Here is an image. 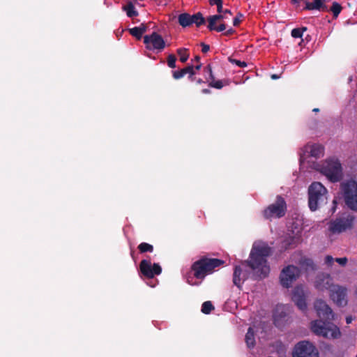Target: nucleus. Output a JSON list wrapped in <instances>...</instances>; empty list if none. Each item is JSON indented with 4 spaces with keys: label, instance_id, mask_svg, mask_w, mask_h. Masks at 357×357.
Returning <instances> with one entry per match:
<instances>
[{
    "label": "nucleus",
    "instance_id": "49",
    "mask_svg": "<svg viewBox=\"0 0 357 357\" xmlns=\"http://www.w3.org/2000/svg\"><path fill=\"white\" fill-rule=\"evenodd\" d=\"M204 82L201 78H199L197 80V84H201V83H203Z\"/></svg>",
    "mask_w": 357,
    "mask_h": 357
},
{
    "label": "nucleus",
    "instance_id": "36",
    "mask_svg": "<svg viewBox=\"0 0 357 357\" xmlns=\"http://www.w3.org/2000/svg\"><path fill=\"white\" fill-rule=\"evenodd\" d=\"M189 57V53L185 48H180V61L185 62Z\"/></svg>",
    "mask_w": 357,
    "mask_h": 357
},
{
    "label": "nucleus",
    "instance_id": "23",
    "mask_svg": "<svg viewBox=\"0 0 357 357\" xmlns=\"http://www.w3.org/2000/svg\"><path fill=\"white\" fill-rule=\"evenodd\" d=\"M191 21L192 24H195L197 27H199L202 25L205 24L206 20L204 17L202 13L198 12L192 15H191Z\"/></svg>",
    "mask_w": 357,
    "mask_h": 357
},
{
    "label": "nucleus",
    "instance_id": "28",
    "mask_svg": "<svg viewBox=\"0 0 357 357\" xmlns=\"http://www.w3.org/2000/svg\"><path fill=\"white\" fill-rule=\"evenodd\" d=\"M223 18H224L223 15H221L220 13L218 15H210L207 18V20L208 22L207 27L211 28L213 22H218L222 23L221 21L223 20Z\"/></svg>",
    "mask_w": 357,
    "mask_h": 357
},
{
    "label": "nucleus",
    "instance_id": "27",
    "mask_svg": "<svg viewBox=\"0 0 357 357\" xmlns=\"http://www.w3.org/2000/svg\"><path fill=\"white\" fill-rule=\"evenodd\" d=\"M204 75L205 79L207 82H208L211 79H214V75L212 71V67L211 64H208L204 68Z\"/></svg>",
    "mask_w": 357,
    "mask_h": 357
},
{
    "label": "nucleus",
    "instance_id": "7",
    "mask_svg": "<svg viewBox=\"0 0 357 357\" xmlns=\"http://www.w3.org/2000/svg\"><path fill=\"white\" fill-rule=\"evenodd\" d=\"M287 211V204L283 197L278 195L273 204L268 206L263 211L264 218L267 220L280 218L284 216Z\"/></svg>",
    "mask_w": 357,
    "mask_h": 357
},
{
    "label": "nucleus",
    "instance_id": "47",
    "mask_svg": "<svg viewBox=\"0 0 357 357\" xmlns=\"http://www.w3.org/2000/svg\"><path fill=\"white\" fill-rule=\"evenodd\" d=\"M271 78L273 79H277L279 78V76L278 75H276V74H273V75H271Z\"/></svg>",
    "mask_w": 357,
    "mask_h": 357
},
{
    "label": "nucleus",
    "instance_id": "5",
    "mask_svg": "<svg viewBox=\"0 0 357 357\" xmlns=\"http://www.w3.org/2000/svg\"><path fill=\"white\" fill-rule=\"evenodd\" d=\"M340 191L347 206L357 211V181L353 178L343 181L340 183Z\"/></svg>",
    "mask_w": 357,
    "mask_h": 357
},
{
    "label": "nucleus",
    "instance_id": "15",
    "mask_svg": "<svg viewBox=\"0 0 357 357\" xmlns=\"http://www.w3.org/2000/svg\"><path fill=\"white\" fill-rule=\"evenodd\" d=\"M291 299L301 310L307 309L305 293L301 287L297 286L293 289Z\"/></svg>",
    "mask_w": 357,
    "mask_h": 357
},
{
    "label": "nucleus",
    "instance_id": "39",
    "mask_svg": "<svg viewBox=\"0 0 357 357\" xmlns=\"http://www.w3.org/2000/svg\"><path fill=\"white\" fill-rule=\"evenodd\" d=\"M335 260L342 266H345L348 261L347 257L336 258Z\"/></svg>",
    "mask_w": 357,
    "mask_h": 357
},
{
    "label": "nucleus",
    "instance_id": "32",
    "mask_svg": "<svg viewBox=\"0 0 357 357\" xmlns=\"http://www.w3.org/2000/svg\"><path fill=\"white\" fill-rule=\"evenodd\" d=\"M218 22H213L211 28L208 27L210 31H215L217 32H221L226 29V25L225 23H220L218 26L216 25Z\"/></svg>",
    "mask_w": 357,
    "mask_h": 357
},
{
    "label": "nucleus",
    "instance_id": "4",
    "mask_svg": "<svg viewBox=\"0 0 357 357\" xmlns=\"http://www.w3.org/2000/svg\"><path fill=\"white\" fill-rule=\"evenodd\" d=\"M328 190L319 182H313L308 188V206L312 211L327 204Z\"/></svg>",
    "mask_w": 357,
    "mask_h": 357
},
{
    "label": "nucleus",
    "instance_id": "14",
    "mask_svg": "<svg viewBox=\"0 0 357 357\" xmlns=\"http://www.w3.org/2000/svg\"><path fill=\"white\" fill-rule=\"evenodd\" d=\"M301 1H303L305 5L303 10H328L327 6L324 3V0H314L312 3L307 0H291V3L296 8L299 7Z\"/></svg>",
    "mask_w": 357,
    "mask_h": 357
},
{
    "label": "nucleus",
    "instance_id": "11",
    "mask_svg": "<svg viewBox=\"0 0 357 357\" xmlns=\"http://www.w3.org/2000/svg\"><path fill=\"white\" fill-rule=\"evenodd\" d=\"M139 271L144 278L151 279L162 273V267L158 263L152 264L150 259H145L139 263Z\"/></svg>",
    "mask_w": 357,
    "mask_h": 357
},
{
    "label": "nucleus",
    "instance_id": "41",
    "mask_svg": "<svg viewBox=\"0 0 357 357\" xmlns=\"http://www.w3.org/2000/svg\"><path fill=\"white\" fill-rule=\"evenodd\" d=\"M201 47H202V52L203 53H206L210 50V46L208 45H206V44L204 43H201Z\"/></svg>",
    "mask_w": 357,
    "mask_h": 357
},
{
    "label": "nucleus",
    "instance_id": "1",
    "mask_svg": "<svg viewBox=\"0 0 357 357\" xmlns=\"http://www.w3.org/2000/svg\"><path fill=\"white\" fill-rule=\"evenodd\" d=\"M314 307L319 319L311 322L313 333L326 338L340 337L341 333L339 328L331 323L335 314L328 305L322 299H317L314 303Z\"/></svg>",
    "mask_w": 357,
    "mask_h": 357
},
{
    "label": "nucleus",
    "instance_id": "2",
    "mask_svg": "<svg viewBox=\"0 0 357 357\" xmlns=\"http://www.w3.org/2000/svg\"><path fill=\"white\" fill-rule=\"evenodd\" d=\"M271 255V248L266 243L255 244L250 253L249 259L245 263L253 271L255 279H263L268 276L270 267L267 257Z\"/></svg>",
    "mask_w": 357,
    "mask_h": 357
},
{
    "label": "nucleus",
    "instance_id": "9",
    "mask_svg": "<svg viewBox=\"0 0 357 357\" xmlns=\"http://www.w3.org/2000/svg\"><path fill=\"white\" fill-rule=\"evenodd\" d=\"M293 357H319L316 347L308 341L298 342L292 352Z\"/></svg>",
    "mask_w": 357,
    "mask_h": 357
},
{
    "label": "nucleus",
    "instance_id": "3",
    "mask_svg": "<svg viewBox=\"0 0 357 357\" xmlns=\"http://www.w3.org/2000/svg\"><path fill=\"white\" fill-rule=\"evenodd\" d=\"M224 264L225 261L220 259L202 257L192 264L191 271L195 278L204 280L207 275L211 274L216 268Z\"/></svg>",
    "mask_w": 357,
    "mask_h": 357
},
{
    "label": "nucleus",
    "instance_id": "24",
    "mask_svg": "<svg viewBox=\"0 0 357 357\" xmlns=\"http://www.w3.org/2000/svg\"><path fill=\"white\" fill-rule=\"evenodd\" d=\"M192 25L191 15L184 13H180V26L187 27Z\"/></svg>",
    "mask_w": 357,
    "mask_h": 357
},
{
    "label": "nucleus",
    "instance_id": "54",
    "mask_svg": "<svg viewBox=\"0 0 357 357\" xmlns=\"http://www.w3.org/2000/svg\"><path fill=\"white\" fill-rule=\"evenodd\" d=\"M280 317H285V314H283L282 313V314H280Z\"/></svg>",
    "mask_w": 357,
    "mask_h": 357
},
{
    "label": "nucleus",
    "instance_id": "26",
    "mask_svg": "<svg viewBox=\"0 0 357 357\" xmlns=\"http://www.w3.org/2000/svg\"><path fill=\"white\" fill-rule=\"evenodd\" d=\"M140 253L152 252L153 251V246L148 243H141L137 247Z\"/></svg>",
    "mask_w": 357,
    "mask_h": 357
},
{
    "label": "nucleus",
    "instance_id": "40",
    "mask_svg": "<svg viewBox=\"0 0 357 357\" xmlns=\"http://www.w3.org/2000/svg\"><path fill=\"white\" fill-rule=\"evenodd\" d=\"M334 259L332 256L331 255H327L326 257H325V264L328 266H332V264H333V261H334Z\"/></svg>",
    "mask_w": 357,
    "mask_h": 357
},
{
    "label": "nucleus",
    "instance_id": "31",
    "mask_svg": "<svg viewBox=\"0 0 357 357\" xmlns=\"http://www.w3.org/2000/svg\"><path fill=\"white\" fill-rule=\"evenodd\" d=\"M214 309L213 305L211 301H205L202 305V312L204 314H208Z\"/></svg>",
    "mask_w": 357,
    "mask_h": 357
},
{
    "label": "nucleus",
    "instance_id": "37",
    "mask_svg": "<svg viewBox=\"0 0 357 357\" xmlns=\"http://www.w3.org/2000/svg\"><path fill=\"white\" fill-rule=\"evenodd\" d=\"M229 60L231 63H235L236 65H237L238 66H239L241 68H244V67L247 66V63L245 61H239V60H237L235 59H231V58H229Z\"/></svg>",
    "mask_w": 357,
    "mask_h": 357
},
{
    "label": "nucleus",
    "instance_id": "17",
    "mask_svg": "<svg viewBox=\"0 0 357 357\" xmlns=\"http://www.w3.org/2000/svg\"><path fill=\"white\" fill-rule=\"evenodd\" d=\"M248 278L246 273H243L240 266H236L233 273V283L241 288L242 283Z\"/></svg>",
    "mask_w": 357,
    "mask_h": 357
},
{
    "label": "nucleus",
    "instance_id": "38",
    "mask_svg": "<svg viewBox=\"0 0 357 357\" xmlns=\"http://www.w3.org/2000/svg\"><path fill=\"white\" fill-rule=\"evenodd\" d=\"M243 17V15L241 13H238V15L233 20V25L235 26H238L241 21V18Z\"/></svg>",
    "mask_w": 357,
    "mask_h": 357
},
{
    "label": "nucleus",
    "instance_id": "21",
    "mask_svg": "<svg viewBox=\"0 0 357 357\" xmlns=\"http://www.w3.org/2000/svg\"><path fill=\"white\" fill-rule=\"evenodd\" d=\"M324 146L321 144H314L310 146V153L312 157L319 158L324 155Z\"/></svg>",
    "mask_w": 357,
    "mask_h": 357
},
{
    "label": "nucleus",
    "instance_id": "20",
    "mask_svg": "<svg viewBox=\"0 0 357 357\" xmlns=\"http://www.w3.org/2000/svg\"><path fill=\"white\" fill-rule=\"evenodd\" d=\"M196 73L194 70V66L192 64L188 65L185 68L180 69V78L183 77L185 75H188V77L191 81H193L195 79V77H194V75Z\"/></svg>",
    "mask_w": 357,
    "mask_h": 357
},
{
    "label": "nucleus",
    "instance_id": "52",
    "mask_svg": "<svg viewBox=\"0 0 357 357\" xmlns=\"http://www.w3.org/2000/svg\"><path fill=\"white\" fill-rule=\"evenodd\" d=\"M312 111L314 112H318L319 111V108H314Z\"/></svg>",
    "mask_w": 357,
    "mask_h": 357
},
{
    "label": "nucleus",
    "instance_id": "22",
    "mask_svg": "<svg viewBox=\"0 0 357 357\" xmlns=\"http://www.w3.org/2000/svg\"><path fill=\"white\" fill-rule=\"evenodd\" d=\"M245 341L248 348L251 349L255 346V331L252 328L249 327L245 334Z\"/></svg>",
    "mask_w": 357,
    "mask_h": 357
},
{
    "label": "nucleus",
    "instance_id": "16",
    "mask_svg": "<svg viewBox=\"0 0 357 357\" xmlns=\"http://www.w3.org/2000/svg\"><path fill=\"white\" fill-rule=\"evenodd\" d=\"M333 279L328 274L318 275L315 280V287L321 291L333 288Z\"/></svg>",
    "mask_w": 357,
    "mask_h": 357
},
{
    "label": "nucleus",
    "instance_id": "10",
    "mask_svg": "<svg viewBox=\"0 0 357 357\" xmlns=\"http://www.w3.org/2000/svg\"><path fill=\"white\" fill-rule=\"evenodd\" d=\"M300 275V269L294 265L284 268L280 275V283L282 287L289 288Z\"/></svg>",
    "mask_w": 357,
    "mask_h": 357
},
{
    "label": "nucleus",
    "instance_id": "51",
    "mask_svg": "<svg viewBox=\"0 0 357 357\" xmlns=\"http://www.w3.org/2000/svg\"><path fill=\"white\" fill-rule=\"evenodd\" d=\"M195 59L196 61L199 62V60H200V56H196Z\"/></svg>",
    "mask_w": 357,
    "mask_h": 357
},
{
    "label": "nucleus",
    "instance_id": "25",
    "mask_svg": "<svg viewBox=\"0 0 357 357\" xmlns=\"http://www.w3.org/2000/svg\"><path fill=\"white\" fill-rule=\"evenodd\" d=\"M123 8L126 12V14L129 17H136L139 15L138 12L135 9L134 5L131 2H129Z\"/></svg>",
    "mask_w": 357,
    "mask_h": 357
},
{
    "label": "nucleus",
    "instance_id": "42",
    "mask_svg": "<svg viewBox=\"0 0 357 357\" xmlns=\"http://www.w3.org/2000/svg\"><path fill=\"white\" fill-rule=\"evenodd\" d=\"M234 32H235V30L233 29L232 28H231V29L227 30L224 33V35H225V36H230V35H232Z\"/></svg>",
    "mask_w": 357,
    "mask_h": 357
},
{
    "label": "nucleus",
    "instance_id": "55",
    "mask_svg": "<svg viewBox=\"0 0 357 357\" xmlns=\"http://www.w3.org/2000/svg\"><path fill=\"white\" fill-rule=\"evenodd\" d=\"M199 283H195L194 284L198 285Z\"/></svg>",
    "mask_w": 357,
    "mask_h": 357
},
{
    "label": "nucleus",
    "instance_id": "33",
    "mask_svg": "<svg viewBox=\"0 0 357 357\" xmlns=\"http://www.w3.org/2000/svg\"><path fill=\"white\" fill-rule=\"evenodd\" d=\"M209 4L211 6H217V11L218 13H222L223 12L222 0H209Z\"/></svg>",
    "mask_w": 357,
    "mask_h": 357
},
{
    "label": "nucleus",
    "instance_id": "44",
    "mask_svg": "<svg viewBox=\"0 0 357 357\" xmlns=\"http://www.w3.org/2000/svg\"><path fill=\"white\" fill-rule=\"evenodd\" d=\"M353 318L351 316H348L346 317V322L347 324H349L352 322Z\"/></svg>",
    "mask_w": 357,
    "mask_h": 357
},
{
    "label": "nucleus",
    "instance_id": "35",
    "mask_svg": "<svg viewBox=\"0 0 357 357\" xmlns=\"http://www.w3.org/2000/svg\"><path fill=\"white\" fill-rule=\"evenodd\" d=\"M176 57L174 54H169L167 59V66L171 68H176Z\"/></svg>",
    "mask_w": 357,
    "mask_h": 357
},
{
    "label": "nucleus",
    "instance_id": "48",
    "mask_svg": "<svg viewBox=\"0 0 357 357\" xmlns=\"http://www.w3.org/2000/svg\"><path fill=\"white\" fill-rule=\"evenodd\" d=\"M202 92L204 93H210V90L207 89H204L202 90Z\"/></svg>",
    "mask_w": 357,
    "mask_h": 357
},
{
    "label": "nucleus",
    "instance_id": "8",
    "mask_svg": "<svg viewBox=\"0 0 357 357\" xmlns=\"http://www.w3.org/2000/svg\"><path fill=\"white\" fill-rule=\"evenodd\" d=\"M354 216L351 214L344 213L329 222V230L333 234H340L352 228Z\"/></svg>",
    "mask_w": 357,
    "mask_h": 357
},
{
    "label": "nucleus",
    "instance_id": "46",
    "mask_svg": "<svg viewBox=\"0 0 357 357\" xmlns=\"http://www.w3.org/2000/svg\"><path fill=\"white\" fill-rule=\"evenodd\" d=\"M202 68V63H199L197 65H196L195 66H194V70L196 72V70H199Z\"/></svg>",
    "mask_w": 357,
    "mask_h": 357
},
{
    "label": "nucleus",
    "instance_id": "30",
    "mask_svg": "<svg viewBox=\"0 0 357 357\" xmlns=\"http://www.w3.org/2000/svg\"><path fill=\"white\" fill-rule=\"evenodd\" d=\"M342 9V6L339 3L334 1L333 3L332 6L331 7L330 10L333 13V17L337 18L338 17V15H340Z\"/></svg>",
    "mask_w": 357,
    "mask_h": 357
},
{
    "label": "nucleus",
    "instance_id": "18",
    "mask_svg": "<svg viewBox=\"0 0 357 357\" xmlns=\"http://www.w3.org/2000/svg\"><path fill=\"white\" fill-rule=\"evenodd\" d=\"M301 237L298 236H289L286 237L281 243V248L284 250L291 249L300 243Z\"/></svg>",
    "mask_w": 357,
    "mask_h": 357
},
{
    "label": "nucleus",
    "instance_id": "29",
    "mask_svg": "<svg viewBox=\"0 0 357 357\" xmlns=\"http://www.w3.org/2000/svg\"><path fill=\"white\" fill-rule=\"evenodd\" d=\"M307 28L303 26L301 28H296L291 30V35L294 38H302L303 32L306 31Z\"/></svg>",
    "mask_w": 357,
    "mask_h": 357
},
{
    "label": "nucleus",
    "instance_id": "19",
    "mask_svg": "<svg viewBox=\"0 0 357 357\" xmlns=\"http://www.w3.org/2000/svg\"><path fill=\"white\" fill-rule=\"evenodd\" d=\"M147 26L146 24L142 23L139 26H135L132 29H129V33L136 38L137 40H140L142 37V35L146 31Z\"/></svg>",
    "mask_w": 357,
    "mask_h": 357
},
{
    "label": "nucleus",
    "instance_id": "12",
    "mask_svg": "<svg viewBox=\"0 0 357 357\" xmlns=\"http://www.w3.org/2000/svg\"><path fill=\"white\" fill-rule=\"evenodd\" d=\"M144 43L146 45V47L151 50L161 51L165 46L164 39L156 32H153L151 35H146L144 37Z\"/></svg>",
    "mask_w": 357,
    "mask_h": 357
},
{
    "label": "nucleus",
    "instance_id": "50",
    "mask_svg": "<svg viewBox=\"0 0 357 357\" xmlns=\"http://www.w3.org/2000/svg\"><path fill=\"white\" fill-rule=\"evenodd\" d=\"M222 13H229V14H231V11H230L229 10H227V9H226V10H223V12H222Z\"/></svg>",
    "mask_w": 357,
    "mask_h": 357
},
{
    "label": "nucleus",
    "instance_id": "56",
    "mask_svg": "<svg viewBox=\"0 0 357 357\" xmlns=\"http://www.w3.org/2000/svg\"><path fill=\"white\" fill-rule=\"evenodd\" d=\"M356 357H357V354H356Z\"/></svg>",
    "mask_w": 357,
    "mask_h": 357
},
{
    "label": "nucleus",
    "instance_id": "6",
    "mask_svg": "<svg viewBox=\"0 0 357 357\" xmlns=\"http://www.w3.org/2000/svg\"><path fill=\"white\" fill-rule=\"evenodd\" d=\"M320 172L333 182L340 181L342 177V168L337 159L326 160L321 166Z\"/></svg>",
    "mask_w": 357,
    "mask_h": 357
},
{
    "label": "nucleus",
    "instance_id": "53",
    "mask_svg": "<svg viewBox=\"0 0 357 357\" xmlns=\"http://www.w3.org/2000/svg\"><path fill=\"white\" fill-rule=\"evenodd\" d=\"M276 317H277V316L275 314V315H274L275 322H276V321H277V318H276Z\"/></svg>",
    "mask_w": 357,
    "mask_h": 357
},
{
    "label": "nucleus",
    "instance_id": "43",
    "mask_svg": "<svg viewBox=\"0 0 357 357\" xmlns=\"http://www.w3.org/2000/svg\"><path fill=\"white\" fill-rule=\"evenodd\" d=\"M305 264L307 265V266H312L313 264V262L311 259H305Z\"/></svg>",
    "mask_w": 357,
    "mask_h": 357
},
{
    "label": "nucleus",
    "instance_id": "45",
    "mask_svg": "<svg viewBox=\"0 0 357 357\" xmlns=\"http://www.w3.org/2000/svg\"><path fill=\"white\" fill-rule=\"evenodd\" d=\"M173 77L176 79H178V70L173 72Z\"/></svg>",
    "mask_w": 357,
    "mask_h": 357
},
{
    "label": "nucleus",
    "instance_id": "13",
    "mask_svg": "<svg viewBox=\"0 0 357 357\" xmlns=\"http://www.w3.org/2000/svg\"><path fill=\"white\" fill-rule=\"evenodd\" d=\"M330 296L338 306H344L347 304V289L339 285L333 286L331 289Z\"/></svg>",
    "mask_w": 357,
    "mask_h": 357
},
{
    "label": "nucleus",
    "instance_id": "34",
    "mask_svg": "<svg viewBox=\"0 0 357 357\" xmlns=\"http://www.w3.org/2000/svg\"><path fill=\"white\" fill-rule=\"evenodd\" d=\"M208 85L211 87L217 89H221L223 87V83L222 80H215V78L211 79L208 82Z\"/></svg>",
    "mask_w": 357,
    "mask_h": 357
}]
</instances>
